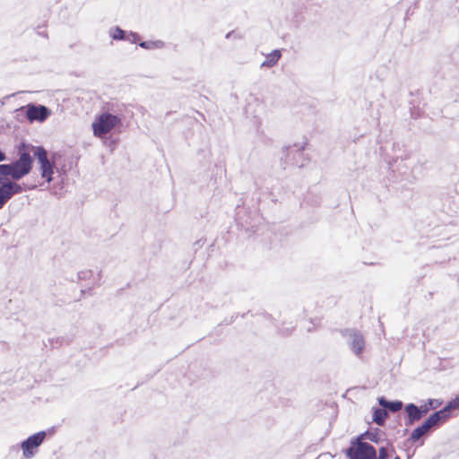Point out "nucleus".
Wrapping results in <instances>:
<instances>
[{
    "label": "nucleus",
    "mask_w": 459,
    "mask_h": 459,
    "mask_svg": "<svg viewBox=\"0 0 459 459\" xmlns=\"http://www.w3.org/2000/svg\"><path fill=\"white\" fill-rule=\"evenodd\" d=\"M32 161L30 152L25 151L22 152L20 150L19 159L9 163L12 171V178L13 180H19L28 175L31 170Z\"/></svg>",
    "instance_id": "obj_1"
},
{
    "label": "nucleus",
    "mask_w": 459,
    "mask_h": 459,
    "mask_svg": "<svg viewBox=\"0 0 459 459\" xmlns=\"http://www.w3.org/2000/svg\"><path fill=\"white\" fill-rule=\"evenodd\" d=\"M120 122L121 119L117 116L105 112L100 115L92 124L93 133L96 136L101 137L117 125L120 124Z\"/></svg>",
    "instance_id": "obj_2"
},
{
    "label": "nucleus",
    "mask_w": 459,
    "mask_h": 459,
    "mask_svg": "<svg viewBox=\"0 0 459 459\" xmlns=\"http://www.w3.org/2000/svg\"><path fill=\"white\" fill-rule=\"evenodd\" d=\"M33 154L40 165L41 177L45 178L48 183H50L53 179L54 163L48 160V152L44 147L38 146L33 147Z\"/></svg>",
    "instance_id": "obj_3"
},
{
    "label": "nucleus",
    "mask_w": 459,
    "mask_h": 459,
    "mask_svg": "<svg viewBox=\"0 0 459 459\" xmlns=\"http://www.w3.org/2000/svg\"><path fill=\"white\" fill-rule=\"evenodd\" d=\"M46 437V431H39L22 441L21 448L22 450L23 456L27 459L33 457L37 453L38 447L44 442Z\"/></svg>",
    "instance_id": "obj_4"
},
{
    "label": "nucleus",
    "mask_w": 459,
    "mask_h": 459,
    "mask_svg": "<svg viewBox=\"0 0 459 459\" xmlns=\"http://www.w3.org/2000/svg\"><path fill=\"white\" fill-rule=\"evenodd\" d=\"M350 459H377V451L367 442H358L355 446L347 449Z\"/></svg>",
    "instance_id": "obj_5"
},
{
    "label": "nucleus",
    "mask_w": 459,
    "mask_h": 459,
    "mask_svg": "<svg viewBox=\"0 0 459 459\" xmlns=\"http://www.w3.org/2000/svg\"><path fill=\"white\" fill-rule=\"evenodd\" d=\"M21 185L0 178V209L14 195L22 192Z\"/></svg>",
    "instance_id": "obj_6"
},
{
    "label": "nucleus",
    "mask_w": 459,
    "mask_h": 459,
    "mask_svg": "<svg viewBox=\"0 0 459 459\" xmlns=\"http://www.w3.org/2000/svg\"><path fill=\"white\" fill-rule=\"evenodd\" d=\"M51 112L48 108L43 105L29 104L27 106V117L30 122L39 121L44 122Z\"/></svg>",
    "instance_id": "obj_7"
},
{
    "label": "nucleus",
    "mask_w": 459,
    "mask_h": 459,
    "mask_svg": "<svg viewBox=\"0 0 459 459\" xmlns=\"http://www.w3.org/2000/svg\"><path fill=\"white\" fill-rule=\"evenodd\" d=\"M302 147L298 144L286 147L285 163L290 164L299 168L304 166V157Z\"/></svg>",
    "instance_id": "obj_8"
},
{
    "label": "nucleus",
    "mask_w": 459,
    "mask_h": 459,
    "mask_svg": "<svg viewBox=\"0 0 459 459\" xmlns=\"http://www.w3.org/2000/svg\"><path fill=\"white\" fill-rule=\"evenodd\" d=\"M411 158V152L403 149L399 143H394L392 148V160L389 161L390 164L396 167L397 169H400L401 165L403 161H407Z\"/></svg>",
    "instance_id": "obj_9"
},
{
    "label": "nucleus",
    "mask_w": 459,
    "mask_h": 459,
    "mask_svg": "<svg viewBox=\"0 0 459 459\" xmlns=\"http://www.w3.org/2000/svg\"><path fill=\"white\" fill-rule=\"evenodd\" d=\"M350 347L356 355H360L365 348V341L362 334L359 332L352 331L350 335Z\"/></svg>",
    "instance_id": "obj_10"
},
{
    "label": "nucleus",
    "mask_w": 459,
    "mask_h": 459,
    "mask_svg": "<svg viewBox=\"0 0 459 459\" xmlns=\"http://www.w3.org/2000/svg\"><path fill=\"white\" fill-rule=\"evenodd\" d=\"M405 411L408 414V422L406 423L407 425H412L414 422L420 420L423 417L419 409V406L414 403H408L405 406Z\"/></svg>",
    "instance_id": "obj_11"
},
{
    "label": "nucleus",
    "mask_w": 459,
    "mask_h": 459,
    "mask_svg": "<svg viewBox=\"0 0 459 459\" xmlns=\"http://www.w3.org/2000/svg\"><path fill=\"white\" fill-rule=\"evenodd\" d=\"M433 428L429 424V422L426 420L420 426L416 428L410 436V439L412 442L418 441L421 437L426 435L430 429Z\"/></svg>",
    "instance_id": "obj_12"
},
{
    "label": "nucleus",
    "mask_w": 459,
    "mask_h": 459,
    "mask_svg": "<svg viewBox=\"0 0 459 459\" xmlns=\"http://www.w3.org/2000/svg\"><path fill=\"white\" fill-rule=\"evenodd\" d=\"M281 56V53L280 50H273L270 54L266 55L264 61L261 64V67L270 68L274 66L279 62Z\"/></svg>",
    "instance_id": "obj_13"
},
{
    "label": "nucleus",
    "mask_w": 459,
    "mask_h": 459,
    "mask_svg": "<svg viewBox=\"0 0 459 459\" xmlns=\"http://www.w3.org/2000/svg\"><path fill=\"white\" fill-rule=\"evenodd\" d=\"M378 403L385 409L389 410L392 412H396L403 408V403L401 401H387L384 396L378 398Z\"/></svg>",
    "instance_id": "obj_14"
},
{
    "label": "nucleus",
    "mask_w": 459,
    "mask_h": 459,
    "mask_svg": "<svg viewBox=\"0 0 459 459\" xmlns=\"http://www.w3.org/2000/svg\"><path fill=\"white\" fill-rule=\"evenodd\" d=\"M388 414L385 408H373V421L378 426H384Z\"/></svg>",
    "instance_id": "obj_15"
},
{
    "label": "nucleus",
    "mask_w": 459,
    "mask_h": 459,
    "mask_svg": "<svg viewBox=\"0 0 459 459\" xmlns=\"http://www.w3.org/2000/svg\"><path fill=\"white\" fill-rule=\"evenodd\" d=\"M108 34L115 40L126 39L125 31L117 26L110 28Z\"/></svg>",
    "instance_id": "obj_16"
},
{
    "label": "nucleus",
    "mask_w": 459,
    "mask_h": 459,
    "mask_svg": "<svg viewBox=\"0 0 459 459\" xmlns=\"http://www.w3.org/2000/svg\"><path fill=\"white\" fill-rule=\"evenodd\" d=\"M453 411L451 410V408H448V403L441 410L436 411V415L438 417V419L441 420V421L443 423H445L446 421H447L450 417H451V412Z\"/></svg>",
    "instance_id": "obj_17"
},
{
    "label": "nucleus",
    "mask_w": 459,
    "mask_h": 459,
    "mask_svg": "<svg viewBox=\"0 0 459 459\" xmlns=\"http://www.w3.org/2000/svg\"><path fill=\"white\" fill-rule=\"evenodd\" d=\"M163 43L160 40L157 41H143L139 43V46L145 49H151L153 48H161Z\"/></svg>",
    "instance_id": "obj_18"
},
{
    "label": "nucleus",
    "mask_w": 459,
    "mask_h": 459,
    "mask_svg": "<svg viewBox=\"0 0 459 459\" xmlns=\"http://www.w3.org/2000/svg\"><path fill=\"white\" fill-rule=\"evenodd\" d=\"M10 176L12 178V171L10 164H1L0 165V178L4 179H8L6 177Z\"/></svg>",
    "instance_id": "obj_19"
},
{
    "label": "nucleus",
    "mask_w": 459,
    "mask_h": 459,
    "mask_svg": "<svg viewBox=\"0 0 459 459\" xmlns=\"http://www.w3.org/2000/svg\"><path fill=\"white\" fill-rule=\"evenodd\" d=\"M427 420L429 422V424L431 425V427L434 429V428H437L442 424H444L440 419H438V417L436 415V413L434 412L433 414H431L428 419Z\"/></svg>",
    "instance_id": "obj_20"
},
{
    "label": "nucleus",
    "mask_w": 459,
    "mask_h": 459,
    "mask_svg": "<svg viewBox=\"0 0 459 459\" xmlns=\"http://www.w3.org/2000/svg\"><path fill=\"white\" fill-rule=\"evenodd\" d=\"M426 403L430 410L437 409L442 404V401L438 399H428Z\"/></svg>",
    "instance_id": "obj_21"
},
{
    "label": "nucleus",
    "mask_w": 459,
    "mask_h": 459,
    "mask_svg": "<svg viewBox=\"0 0 459 459\" xmlns=\"http://www.w3.org/2000/svg\"><path fill=\"white\" fill-rule=\"evenodd\" d=\"M91 275H92V271H91V270L81 271L78 273V278L80 280L89 279Z\"/></svg>",
    "instance_id": "obj_22"
},
{
    "label": "nucleus",
    "mask_w": 459,
    "mask_h": 459,
    "mask_svg": "<svg viewBox=\"0 0 459 459\" xmlns=\"http://www.w3.org/2000/svg\"><path fill=\"white\" fill-rule=\"evenodd\" d=\"M448 408H451L452 411L459 409V396L448 402Z\"/></svg>",
    "instance_id": "obj_23"
},
{
    "label": "nucleus",
    "mask_w": 459,
    "mask_h": 459,
    "mask_svg": "<svg viewBox=\"0 0 459 459\" xmlns=\"http://www.w3.org/2000/svg\"><path fill=\"white\" fill-rule=\"evenodd\" d=\"M140 39L139 35L135 32H131L126 38V39L132 42V43H135L138 39Z\"/></svg>",
    "instance_id": "obj_24"
},
{
    "label": "nucleus",
    "mask_w": 459,
    "mask_h": 459,
    "mask_svg": "<svg viewBox=\"0 0 459 459\" xmlns=\"http://www.w3.org/2000/svg\"><path fill=\"white\" fill-rule=\"evenodd\" d=\"M419 409H420L422 416L426 415L430 411V409L429 408V405H428L427 403H425L424 404L420 405L419 407Z\"/></svg>",
    "instance_id": "obj_25"
},
{
    "label": "nucleus",
    "mask_w": 459,
    "mask_h": 459,
    "mask_svg": "<svg viewBox=\"0 0 459 459\" xmlns=\"http://www.w3.org/2000/svg\"><path fill=\"white\" fill-rule=\"evenodd\" d=\"M411 117H413V118H418L420 117V111L419 109L411 110Z\"/></svg>",
    "instance_id": "obj_26"
},
{
    "label": "nucleus",
    "mask_w": 459,
    "mask_h": 459,
    "mask_svg": "<svg viewBox=\"0 0 459 459\" xmlns=\"http://www.w3.org/2000/svg\"><path fill=\"white\" fill-rule=\"evenodd\" d=\"M6 160V156L4 154V152H3L1 150H0V162L1 161H4Z\"/></svg>",
    "instance_id": "obj_27"
},
{
    "label": "nucleus",
    "mask_w": 459,
    "mask_h": 459,
    "mask_svg": "<svg viewBox=\"0 0 459 459\" xmlns=\"http://www.w3.org/2000/svg\"><path fill=\"white\" fill-rule=\"evenodd\" d=\"M403 167L407 169H410L411 166V164H407V163H405V164L403 165Z\"/></svg>",
    "instance_id": "obj_28"
},
{
    "label": "nucleus",
    "mask_w": 459,
    "mask_h": 459,
    "mask_svg": "<svg viewBox=\"0 0 459 459\" xmlns=\"http://www.w3.org/2000/svg\"><path fill=\"white\" fill-rule=\"evenodd\" d=\"M35 187H36V185H32L30 186H28L27 188L30 190V189H34Z\"/></svg>",
    "instance_id": "obj_29"
},
{
    "label": "nucleus",
    "mask_w": 459,
    "mask_h": 459,
    "mask_svg": "<svg viewBox=\"0 0 459 459\" xmlns=\"http://www.w3.org/2000/svg\"><path fill=\"white\" fill-rule=\"evenodd\" d=\"M394 459H401L399 456H396Z\"/></svg>",
    "instance_id": "obj_30"
}]
</instances>
